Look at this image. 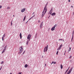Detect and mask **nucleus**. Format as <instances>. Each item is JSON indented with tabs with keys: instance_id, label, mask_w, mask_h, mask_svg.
<instances>
[{
	"instance_id": "obj_21",
	"label": "nucleus",
	"mask_w": 74,
	"mask_h": 74,
	"mask_svg": "<svg viewBox=\"0 0 74 74\" xmlns=\"http://www.w3.org/2000/svg\"><path fill=\"white\" fill-rule=\"evenodd\" d=\"M56 26H57V25H55L53 27H54V28H55V27H56Z\"/></svg>"
},
{
	"instance_id": "obj_44",
	"label": "nucleus",
	"mask_w": 74,
	"mask_h": 74,
	"mask_svg": "<svg viewBox=\"0 0 74 74\" xmlns=\"http://www.w3.org/2000/svg\"><path fill=\"white\" fill-rule=\"evenodd\" d=\"M68 1L69 2H70V0H68Z\"/></svg>"
},
{
	"instance_id": "obj_27",
	"label": "nucleus",
	"mask_w": 74,
	"mask_h": 74,
	"mask_svg": "<svg viewBox=\"0 0 74 74\" xmlns=\"http://www.w3.org/2000/svg\"><path fill=\"white\" fill-rule=\"evenodd\" d=\"M58 53H59V51H57L56 53V55H58Z\"/></svg>"
},
{
	"instance_id": "obj_25",
	"label": "nucleus",
	"mask_w": 74,
	"mask_h": 74,
	"mask_svg": "<svg viewBox=\"0 0 74 74\" xmlns=\"http://www.w3.org/2000/svg\"><path fill=\"white\" fill-rule=\"evenodd\" d=\"M12 20L11 22V26H12Z\"/></svg>"
},
{
	"instance_id": "obj_23",
	"label": "nucleus",
	"mask_w": 74,
	"mask_h": 74,
	"mask_svg": "<svg viewBox=\"0 0 74 74\" xmlns=\"http://www.w3.org/2000/svg\"><path fill=\"white\" fill-rule=\"evenodd\" d=\"M48 3H47L46 4V5H45V7H46V8L47 7V5H48Z\"/></svg>"
},
{
	"instance_id": "obj_45",
	"label": "nucleus",
	"mask_w": 74,
	"mask_h": 74,
	"mask_svg": "<svg viewBox=\"0 0 74 74\" xmlns=\"http://www.w3.org/2000/svg\"><path fill=\"white\" fill-rule=\"evenodd\" d=\"M34 14V12L32 14V15H33Z\"/></svg>"
},
{
	"instance_id": "obj_4",
	"label": "nucleus",
	"mask_w": 74,
	"mask_h": 74,
	"mask_svg": "<svg viewBox=\"0 0 74 74\" xmlns=\"http://www.w3.org/2000/svg\"><path fill=\"white\" fill-rule=\"evenodd\" d=\"M73 70V67H72L71 69L67 73V74H69L71 72V71H72Z\"/></svg>"
},
{
	"instance_id": "obj_7",
	"label": "nucleus",
	"mask_w": 74,
	"mask_h": 74,
	"mask_svg": "<svg viewBox=\"0 0 74 74\" xmlns=\"http://www.w3.org/2000/svg\"><path fill=\"white\" fill-rule=\"evenodd\" d=\"M5 33L3 36H2V40L3 41H4V37H5Z\"/></svg>"
},
{
	"instance_id": "obj_11",
	"label": "nucleus",
	"mask_w": 74,
	"mask_h": 74,
	"mask_svg": "<svg viewBox=\"0 0 74 74\" xmlns=\"http://www.w3.org/2000/svg\"><path fill=\"white\" fill-rule=\"evenodd\" d=\"M48 45H47L46 47V52H47V50H48Z\"/></svg>"
},
{
	"instance_id": "obj_22",
	"label": "nucleus",
	"mask_w": 74,
	"mask_h": 74,
	"mask_svg": "<svg viewBox=\"0 0 74 74\" xmlns=\"http://www.w3.org/2000/svg\"><path fill=\"white\" fill-rule=\"evenodd\" d=\"M29 43V41H27V43H26V45H28V43Z\"/></svg>"
},
{
	"instance_id": "obj_55",
	"label": "nucleus",
	"mask_w": 74,
	"mask_h": 74,
	"mask_svg": "<svg viewBox=\"0 0 74 74\" xmlns=\"http://www.w3.org/2000/svg\"><path fill=\"white\" fill-rule=\"evenodd\" d=\"M63 41H64V40H63Z\"/></svg>"
},
{
	"instance_id": "obj_54",
	"label": "nucleus",
	"mask_w": 74,
	"mask_h": 74,
	"mask_svg": "<svg viewBox=\"0 0 74 74\" xmlns=\"http://www.w3.org/2000/svg\"><path fill=\"white\" fill-rule=\"evenodd\" d=\"M10 74H12V73H10Z\"/></svg>"
},
{
	"instance_id": "obj_58",
	"label": "nucleus",
	"mask_w": 74,
	"mask_h": 74,
	"mask_svg": "<svg viewBox=\"0 0 74 74\" xmlns=\"http://www.w3.org/2000/svg\"><path fill=\"white\" fill-rule=\"evenodd\" d=\"M66 23H67V21Z\"/></svg>"
},
{
	"instance_id": "obj_8",
	"label": "nucleus",
	"mask_w": 74,
	"mask_h": 74,
	"mask_svg": "<svg viewBox=\"0 0 74 74\" xmlns=\"http://www.w3.org/2000/svg\"><path fill=\"white\" fill-rule=\"evenodd\" d=\"M25 10H26V9L25 8H24L23 9L21 10V12H23L25 11Z\"/></svg>"
},
{
	"instance_id": "obj_34",
	"label": "nucleus",
	"mask_w": 74,
	"mask_h": 74,
	"mask_svg": "<svg viewBox=\"0 0 74 74\" xmlns=\"http://www.w3.org/2000/svg\"><path fill=\"white\" fill-rule=\"evenodd\" d=\"M1 7H2V6H0V9H1Z\"/></svg>"
},
{
	"instance_id": "obj_16",
	"label": "nucleus",
	"mask_w": 74,
	"mask_h": 74,
	"mask_svg": "<svg viewBox=\"0 0 74 74\" xmlns=\"http://www.w3.org/2000/svg\"><path fill=\"white\" fill-rule=\"evenodd\" d=\"M35 16V15H34V16H32L31 18H29V20H30V19H32V18H33V17H34V16Z\"/></svg>"
},
{
	"instance_id": "obj_13",
	"label": "nucleus",
	"mask_w": 74,
	"mask_h": 74,
	"mask_svg": "<svg viewBox=\"0 0 74 74\" xmlns=\"http://www.w3.org/2000/svg\"><path fill=\"white\" fill-rule=\"evenodd\" d=\"M20 37L21 39H22V34H21V33H20Z\"/></svg>"
},
{
	"instance_id": "obj_33",
	"label": "nucleus",
	"mask_w": 74,
	"mask_h": 74,
	"mask_svg": "<svg viewBox=\"0 0 74 74\" xmlns=\"http://www.w3.org/2000/svg\"><path fill=\"white\" fill-rule=\"evenodd\" d=\"M54 63V62H52V63L51 64V65H52V64H53V63Z\"/></svg>"
},
{
	"instance_id": "obj_49",
	"label": "nucleus",
	"mask_w": 74,
	"mask_h": 74,
	"mask_svg": "<svg viewBox=\"0 0 74 74\" xmlns=\"http://www.w3.org/2000/svg\"><path fill=\"white\" fill-rule=\"evenodd\" d=\"M71 7L72 8H73V6H71Z\"/></svg>"
},
{
	"instance_id": "obj_18",
	"label": "nucleus",
	"mask_w": 74,
	"mask_h": 74,
	"mask_svg": "<svg viewBox=\"0 0 74 74\" xmlns=\"http://www.w3.org/2000/svg\"><path fill=\"white\" fill-rule=\"evenodd\" d=\"M45 10H46V6L45 7L43 10V11H45Z\"/></svg>"
},
{
	"instance_id": "obj_48",
	"label": "nucleus",
	"mask_w": 74,
	"mask_h": 74,
	"mask_svg": "<svg viewBox=\"0 0 74 74\" xmlns=\"http://www.w3.org/2000/svg\"><path fill=\"white\" fill-rule=\"evenodd\" d=\"M46 65H47V64H45V66H46Z\"/></svg>"
},
{
	"instance_id": "obj_43",
	"label": "nucleus",
	"mask_w": 74,
	"mask_h": 74,
	"mask_svg": "<svg viewBox=\"0 0 74 74\" xmlns=\"http://www.w3.org/2000/svg\"><path fill=\"white\" fill-rule=\"evenodd\" d=\"M69 67L68 69H67V70L68 71L69 70Z\"/></svg>"
},
{
	"instance_id": "obj_52",
	"label": "nucleus",
	"mask_w": 74,
	"mask_h": 74,
	"mask_svg": "<svg viewBox=\"0 0 74 74\" xmlns=\"http://www.w3.org/2000/svg\"><path fill=\"white\" fill-rule=\"evenodd\" d=\"M67 72H65V74Z\"/></svg>"
},
{
	"instance_id": "obj_56",
	"label": "nucleus",
	"mask_w": 74,
	"mask_h": 74,
	"mask_svg": "<svg viewBox=\"0 0 74 74\" xmlns=\"http://www.w3.org/2000/svg\"><path fill=\"white\" fill-rule=\"evenodd\" d=\"M73 14H74V12L73 13Z\"/></svg>"
},
{
	"instance_id": "obj_46",
	"label": "nucleus",
	"mask_w": 74,
	"mask_h": 74,
	"mask_svg": "<svg viewBox=\"0 0 74 74\" xmlns=\"http://www.w3.org/2000/svg\"><path fill=\"white\" fill-rule=\"evenodd\" d=\"M69 49L71 50V47H69Z\"/></svg>"
},
{
	"instance_id": "obj_31",
	"label": "nucleus",
	"mask_w": 74,
	"mask_h": 74,
	"mask_svg": "<svg viewBox=\"0 0 74 74\" xmlns=\"http://www.w3.org/2000/svg\"><path fill=\"white\" fill-rule=\"evenodd\" d=\"M25 51H24L23 53V54H22L23 55L25 53Z\"/></svg>"
},
{
	"instance_id": "obj_14",
	"label": "nucleus",
	"mask_w": 74,
	"mask_h": 74,
	"mask_svg": "<svg viewBox=\"0 0 74 74\" xmlns=\"http://www.w3.org/2000/svg\"><path fill=\"white\" fill-rule=\"evenodd\" d=\"M5 49H3V50L2 52V53H4L5 51Z\"/></svg>"
},
{
	"instance_id": "obj_1",
	"label": "nucleus",
	"mask_w": 74,
	"mask_h": 74,
	"mask_svg": "<svg viewBox=\"0 0 74 74\" xmlns=\"http://www.w3.org/2000/svg\"><path fill=\"white\" fill-rule=\"evenodd\" d=\"M22 46H21L19 48L20 51H19V52L18 53V54L19 55H20L21 52H23V48H22Z\"/></svg>"
},
{
	"instance_id": "obj_10",
	"label": "nucleus",
	"mask_w": 74,
	"mask_h": 74,
	"mask_svg": "<svg viewBox=\"0 0 74 74\" xmlns=\"http://www.w3.org/2000/svg\"><path fill=\"white\" fill-rule=\"evenodd\" d=\"M56 14V13H53L51 14V15L52 16H54V15H55Z\"/></svg>"
},
{
	"instance_id": "obj_57",
	"label": "nucleus",
	"mask_w": 74,
	"mask_h": 74,
	"mask_svg": "<svg viewBox=\"0 0 74 74\" xmlns=\"http://www.w3.org/2000/svg\"><path fill=\"white\" fill-rule=\"evenodd\" d=\"M64 55H65V53H64Z\"/></svg>"
},
{
	"instance_id": "obj_12",
	"label": "nucleus",
	"mask_w": 74,
	"mask_h": 74,
	"mask_svg": "<svg viewBox=\"0 0 74 74\" xmlns=\"http://www.w3.org/2000/svg\"><path fill=\"white\" fill-rule=\"evenodd\" d=\"M28 67V65L27 64H25V68H27Z\"/></svg>"
},
{
	"instance_id": "obj_39",
	"label": "nucleus",
	"mask_w": 74,
	"mask_h": 74,
	"mask_svg": "<svg viewBox=\"0 0 74 74\" xmlns=\"http://www.w3.org/2000/svg\"><path fill=\"white\" fill-rule=\"evenodd\" d=\"M22 74V73H21V72L19 73H18V74Z\"/></svg>"
},
{
	"instance_id": "obj_42",
	"label": "nucleus",
	"mask_w": 74,
	"mask_h": 74,
	"mask_svg": "<svg viewBox=\"0 0 74 74\" xmlns=\"http://www.w3.org/2000/svg\"><path fill=\"white\" fill-rule=\"evenodd\" d=\"M54 64H56V62H54Z\"/></svg>"
},
{
	"instance_id": "obj_17",
	"label": "nucleus",
	"mask_w": 74,
	"mask_h": 74,
	"mask_svg": "<svg viewBox=\"0 0 74 74\" xmlns=\"http://www.w3.org/2000/svg\"><path fill=\"white\" fill-rule=\"evenodd\" d=\"M46 49V47H45V48H44V51H43L44 52H45V49Z\"/></svg>"
},
{
	"instance_id": "obj_26",
	"label": "nucleus",
	"mask_w": 74,
	"mask_h": 74,
	"mask_svg": "<svg viewBox=\"0 0 74 74\" xmlns=\"http://www.w3.org/2000/svg\"><path fill=\"white\" fill-rule=\"evenodd\" d=\"M7 9H10V7H8Z\"/></svg>"
},
{
	"instance_id": "obj_47",
	"label": "nucleus",
	"mask_w": 74,
	"mask_h": 74,
	"mask_svg": "<svg viewBox=\"0 0 74 74\" xmlns=\"http://www.w3.org/2000/svg\"><path fill=\"white\" fill-rule=\"evenodd\" d=\"M28 22V21H27L26 23H27Z\"/></svg>"
},
{
	"instance_id": "obj_38",
	"label": "nucleus",
	"mask_w": 74,
	"mask_h": 74,
	"mask_svg": "<svg viewBox=\"0 0 74 74\" xmlns=\"http://www.w3.org/2000/svg\"><path fill=\"white\" fill-rule=\"evenodd\" d=\"M1 69H2V66L1 67L0 69V71L1 70Z\"/></svg>"
},
{
	"instance_id": "obj_53",
	"label": "nucleus",
	"mask_w": 74,
	"mask_h": 74,
	"mask_svg": "<svg viewBox=\"0 0 74 74\" xmlns=\"http://www.w3.org/2000/svg\"><path fill=\"white\" fill-rule=\"evenodd\" d=\"M13 16H15V15H13Z\"/></svg>"
},
{
	"instance_id": "obj_30",
	"label": "nucleus",
	"mask_w": 74,
	"mask_h": 74,
	"mask_svg": "<svg viewBox=\"0 0 74 74\" xmlns=\"http://www.w3.org/2000/svg\"><path fill=\"white\" fill-rule=\"evenodd\" d=\"M26 18V16H24V18L25 19Z\"/></svg>"
},
{
	"instance_id": "obj_29",
	"label": "nucleus",
	"mask_w": 74,
	"mask_h": 74,
	"mask_svg": "<svg viewBox=\"0 0 74 74\" xmlns=\"http://www.w3.org/2000/svg\"><path fill=\"white\" fill-rule=\"evenodd\" d=\"M74 36V31H73V33H72V36Z\"/></svg>"
},
{
	"instance_id": "obj_3",
	"label": "nucleus",
	"mask_w": 74,
	"mask_h": 74,
	"mask_svg": "<svg viewBox=\"0 0 74 74\" xmlns=\"http://www.w3.org/2000/svg\"><path fill=\"white\" fill-rule=\"evenodd\" d=\"M32 35H30V34H29L27 36V39L28 40H29V41L30 40V38H31V36Z\"/></svg>"
},
{
	"instance_id": "obj_9",
	"label": "nucleus",
	"mask_w": 74,
	"mask_h": 74,
	"mask_svg": "<svg viewBox=\"0 0 74 74\" xmlns=\"http://www.w3.org/2000/svg\"><path fill=\"white\" fill-rule=\"evenodd\" d=\"M55 30V28H54V27H53L51 29V30L52 31H53V30Z\"/></svg>"
},
{
	"instance_id": "obj_36",
	"label": "nucleus",
	"mask_w": 74,
	"mask_h": 74,
	"mask_svg": "<svg viewBox=\"0 0 74 74\" xmlns=\"http://www.w3.org/2000/svg\"><path fill=\"white\" fill-rule=\"evenodd\" d=\"M72 56H70V57L69 58V59H71Z\"/></svg>"
},
{
	"instance_id": "obj_24",
	"label": "nucleus",
	"mask_w": 74,
	"mask_h": 74,
	"mask_svg": "<svg viewBox=\"0 0 74 74\" xmlns=\"http://www.w3.org/2000/svg\"><path fill=\"white\" fill-rule=\"evenodd\" d=\"M3 63H4V61H2L1 62V64H3Z\"/></svg>"
},
{
	"instance_id": "obj_40",
	"label": "nucleus",
	"mask_w": 74,
	"mask_h": 74,
	"mask_svg": "<svg viewBox=\"0 0 74 74\" xmlns=\"http://www.w3.org/2000/svg\"><path fill=\"white\" fill-rule=\"evenodd\" d=\"M68 71V70H66V73H67V71Z\"/></svg>"
},
{
	"instance_id": "obj_41",
	"label": "nucleus",
	"mask_w": 74,
	"mask_h": 74,
	"mask_svg": "<svg viewBox=\"0 0 74 74\" xmlns=\"http://www.w3.org/2000/svg\"><path fill=\"white\" fill-rule=\"evenodd\" d=\"M25 18H24L23 20V21H25Z\"/></svg>"
},
{
	"instance_id": "obj_15",
	"label": "nucleus",
	"mask_w": 74,
	"mask_h": 74,
	"mask_svg": "<svg viewBox=\"0 0 74 74\" xmlns=\"http://www.w3.org/2000/svg\"><path fill=\"white\" fill-rule=\"evenodd\" d=\"M60 66L61 67V69H63V65H62V64H61Z\"/></svg>"
},
{
	"instance_id": "obj_2",
	"label": "nucleus",
	"mask_w": 74,
	"mask_h": 74,
	"mask_svg": "<svg viewBox=\"0 0 74 74\" xmlns=\"http://www.w3.org/2000/svg\"><path fill=\"white\" fill-rule=\"evenodd\" d=\"M47 8L44 14V11H43V12H42V18L43 16H44V15H45V13H46V12H47Z\"/></svg>"
},
{
	"instance_id": "obj_19",
	"label": "nucleus",
	"mask_w": 74,
	"mask_h": 74,
	"mask_svg": "<svg viewBox=\"0 0 74 74\" xmlns=\"http://www.w3.org/2000/svg\"><path fill=\"white\" fill-rule=\"evenodd\" d=\"M7 46L6 45V46L4 48V49L6 50V48H7Z\"/></svg>"
},
{
	"instance_id": "obj_51",
	"label": "nucleus",
	"mask_w": 74,
	"mask_h": 74,
	"mask_svg": "<svg viewBox=\"0 0 74 74\" xmlns=\"http://www.w3.org/2000/svg\"><path fill=\"white\" fill-rule=\"evenodd\" d=\"M38 22L39 23L40 22V21H38Z\"/></svg>"
},
{
	"instance_id": "obj_5",
	"label": "nucleus",
	"mask_w": 74,
	"mask_h": 74,
	"mask_svg": "<svg viewBox=\"0 0 74 74\" xmlns=\"http://www.w3.org/2000/svg\"><path fill=\"white\" fill-rule=\"evenodd\" d=\"M62 46H63V45H62V44H61V45H60L58 48V49H57V51H58V50H60V49H61V48H62Z\"/></svg>"
},
{
	"instance_id": "obj_32",
	"label": "nucleus",
	"mask_w": 74,
	"mask_h": 74,
	"mask_svg": "<svg viewBox=\"0 0 74 74\" xmlns=\"http://www.w3.org/2000/svg\"><path fill=\"white\" fill-rule=\"evenodd\" d=\"M49 13L50 14H52V11H51Z\"/></svg>"
},
{
	"instance_id": "obj_50",
	"label": "nucleus",
	"mask_w": 74,
	"mask_h": 74,
	"mask_svg": "<svg viewBox=\"0 0 74 74\" xmlns=\"http://www.w3.org/2000/svg\"><path fill=\"white\" fill-rule=\"evenodd\" d=\"M49 17H50V15L49 16V17H48V18H49Z\"/></svg>"
},
{
	"instance_id": "obj_35",
	"label": "nucleus",
	"mask_w": 74,
	"mask_h": 74,
	"mask_svg": "<svg viewBox=\"0 0 74 74\" xmlns=\"http://www.w3.org/2000/svg\"><path fill=\"white\" fill-rule=\"evenodd\" d=\"M60 40H63V39H59V41H60Z\"/></svg>"
},
{
	"instance_id": "obj_6",
	"label": "nucleus",
	"mask_w": 74,
	"mask_h": 74,
	"mask_svg": "<svg viewBox=\"0 0 74 74\" xmlns=\"http://www.w3.org/2000/svg\"><path fill=\"white\" fill-rule=\"evenodd\" d=\"M43 24V22H42L40 24V29H41L42 28V27Z\"/></svg>"
},
{
	"instance_id": "obj_20",
	"label": "nucleus",
	"mask_w": 74,
	"mask_h": 74,
	"mask_svg": "<svg viewBox=\"0 0 74 74\" xmlns=\"http://www.w3.org/2000/svg\"><path fill=\"white\" fill-rule=\"evenodd\" d=\"M74 37V36H72V39H71V41H73V38Z\"/></svg>"
},
{
	"instance_id": "obj_37",
	"label": "nucleus",
	"mask_w": 74,
	"mask_h": 74,
	"mask_svg": "<svg viewBox=\"0 0 74 74\" xmlns=\"http://www.w3.org/2000/svg\"><path fill=\"white\" fill-rule=\"evenodd\" d=\"M70 50V49H69V50H68V52H70V50Z\"/></svg>"
},
{
	"instance_id": "obj_28",
	"label": "nucleus",
	"mask_w": 74,
	"mask_h": 74,
	"mask_svg": "<svg viewBox=\"0 0 74 74\" xmlns=\"http://www.w3.org/2000/svg\"><path fill=\"white\" fill-rule=\"evenodd\" d=\"M51 11H53V10H52V8H51V10L49 12H51Z\"/></svg>"
}]
</instances>
